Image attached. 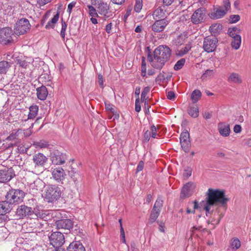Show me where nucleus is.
<instances>
[{"label": "nucleus", "instance_id": "58", "mask_svg": "<svg viewBox=\"0 0 251 251\" xmlns=\"http://www.w3.org/2000/svg\"><path fill=\"white\" fill-rule=\"evenodd\" d=\"M167 98L170 100H173L175 98V94L173 91H169L167 95Z\"/></svg>", "mask_w": 251, "mask_h": 251}, {"label": "nucleus", "instance_id": "61", "mask_svg": "<svg viewBox=\"0 0 251 251\" xmlns=\"http://www.w3.org/2000/svg\"><path fill=\"white\" fill-rule=\"evenodd\" d=\"M104 2L103 1V0H92V3L94 5L99 6L102 3H104Z\"/></svg>", "mask_w": 251, "mask_h": 251}, {"label": "nucleus", "instance_id": "17", "mask_svg": "<svg viewBox=\"0 0 251 251\" xmlns=\"http://www.w3.org/2000/svg\"><path fill=\"white\" fill-rule=\"evenodd\" d=\"M50 159L53 164L58 165L64 164L66 159V155L59 151H55L51 154Z\"/></svg>", "mask_w": 251, "mask_h": 251}, {"label": "nucleus", "instance_id": "25", "mask_svg": "<svg viewBox=\"0 0 251 251\" xmlns=\"http://www.w3.org/2000/svg\"><path fill=\"white\" fill-rule=\"evenodd\" d=\"M29 110L27 119L24 120L25 122H26L28 120H33L36 117L39 110V107L37 105L32 104L29 107Z\"/></svg>", "mask_w": 251, "mask_h": 251}, {"label": "nucleus", "instance_id": "24", "mask_svg": "<svg viewBox=\"0 0 251 251\" xmlns=\"http://www.w3.org/2000/svg\"><path fill=\"white\" fill-rule=\"evenodd\" d=\"M36 94L37 98L41 100L46 99L48 95V91L46 86L42 85L36 89Z\"/></svg>", "mask_w": 251, "mask_h": 251}, {"label": "nucleus", "instance_id": "42", "mask_svg": "<svg viewBox=\"0 0 251 251\" xmlns=\"http://www.w3.org/2000/svg\"><path fill=\"white\" fill-rule=\"evenodd\" d=\"M183 150L187 152L189 151L191 146L190 141H185L180 142Z\"/></svg>", "mask_w": 251, "mask_h": 251}, {"label": "nucleus", "instance_id": "35", "mask_svg": "<svg viewBox=\"0 0 251 251\" xmlns=\"http://www.w3.org/2000/svg\"><path fill=\"white\" fill-rule=\"evenodd\" d=\"M229 35L232 38H236L237 36H240L239 34L240 29L237 27H233L228 29V30Z\"/></svg>", "mask_w": 251, "mask_h": 251}, {"label": "nucleus", "instance_id": "29", "mask_svg": "<svg viewBox=\"0 0 251 251\" xmlns=\"http://www.w3.org/2000/svg\"><path fill=\"white\" fill-rule=\"evenodd\" d=\"M227 81L229 82H232L237 84H240L242 82V79L240 75L235 73L230 74L227 78Z\"/></svg>", "mask_w": 251, "mask_h": 251}, {"label": "nucleus", "instance_id": "51", "mask_svg": "<svg viewBox=\"0 0 251 251\" xmlns=\"http://www.w3.org/2000/svg\"><path fill=\"white\" fill-rule=\"evenodd\" d=\"M213 75V71L212 70H206L205 72L202 74L201 78L203 79L205 78L212 76Z\"/></svg>", "mask_w": 251, "mask_h": 251}, {"label": "nucleus", "instance_id": "47", "mask_svg": "<svg viewBox=\"0 0 251 251\" xmlns=\"http://www.w3.org/2000/svg\"><path fill=\"white\" fill-rule=\"evenodd\" d=\"M67 25L66 23L62 20V27L60 32V35L63 40H65V37L66 35V30L67 29Z\"/></svg>", "mask_w": 251, "mask_h": 251}, {"label": "nucleus", "instance_id": "30", "mask_svg": "<svg viewBox=\"0 0 251 251\" xmlns=\"http://www.w3.org/2000/svg\"><path fill=\"white\" fill-rule=\"evenodd\" d=\"M202 94L200 90L196 89L194 90L191 95V99L193 103H196L201 97Z\"/></svg>", "mask_w": 251, "mask_h": 251}, {"label": "nucleus", "instance_id": "6", "mask_svg": "<svg viewBox=\"0 0 251 251\" xmlns=\"http://www.w3.org/2000/svg\"><path fill=\"white\" fill-rule=\"evenodd\" d=\"M30 28L28 20L25 18L20 19L16 23L14 32L16 35H23L26 33Z\"/></svg>", "mask_w": 251, "mask_h": 251}, {"label": "nucleus", "instance_id": "14", "mask_svg": "<svg viewBox=\"0 0 251 251\" xmlns=\"http://www.w3.org/2000/svg\"><path fill=\"white\" fill-rule=\"evenodd\" d=\"M14 176V171L12 168H7L1 170H0V182H8Z\"/></svg>", "mask_w": 251, "mask_h": 251}, {"label": "nucleus", "instance_id": "45", "mask_svg": "<svg viewBox=\"0 0 251 251\" xmlns=\"http://www.w3.org/2000/svg\"><path fill=\"white\" fill-rule=\"evenodd\" d=\"M143 7L142 0H136L135 4L134 6V11L136 12L139 13L141 11Z\"/></svg>", "mask_w": 251, "mask_h": 251}, {"label": "nucleus", "instance_id": "28", "mask_svg": "<svg viewBox=\"0 0 251 251\" xmlns=\"http://www.w3.org/2000/svg\"><path fill=\"white\" fill-rule=\"evenodd\" d=\"M152 16L154 19L160 20L165 17V10L164 7H158L156 9L153 13Z\"/></svg>", "mask_w": 251, "mask_h": 251}, {"label": "nucleus", "instance_id": "5", "mask_svg": "<svg viewBox=\"0 0 251 251\" xmlns=\"http://www.w3.org/2000/svg\"><path fill=\"white\" fill-rule=\"evenodd\" d=\"M224 6L214 8V11L211 13L210 17L213 19H220L227 13L230 8L229 0H224Z\"/></svg>", "mask_w": 251, "mask_h": 251}, {"label": "nucleus", "instance_id": "46", "mask_svg": "<svg viewBox=\"0 0 251 251\" xmlns=\"http://www.w3.org/2000/svg\"><path fill=\"white\" fill-rule=\"evenodd\" d=\"M189 133L188 131L182 132L180 136V142L190 141Z\"/></svg>", "mask_w": 251, "mask_h": 251}, {"label": "nucleus", "instance_id": "7", "mask_svg": "<svg viewBox=\"0 0 251 251\" xmlns=\"http://www.w3.org/2000/svg\"><path fill=\"white\" fill-rule=\"evenodd\" d=\"M218 39L215 36H208L204 38L203 49L207 53L213 52L216 49Z\"/></svg>", "mask_w": 251, "mask_h": 251}, {"label": "nucleus", "instance_id": "37", "mask_svg": "<svg viewBox=\"0 0 251 251\" xmlns=\"http://www.w3.org/2000/svg\"><path fill=\"white\" fill-rule=\"evenodd\" d=\"M105 109L107 111L111 112L113 115H115L116 117H119V114L117 113L115 110V107L114 105L110 103H105Z\"/></svg>", "mask_w": 251, "mask_h": 251}, {"label": "nucleus", "instance_id": "44", "mask_svg": "<svg viewBox=\"0 0 251 251\" xmlns=\"http://www.w3.org/2000/svg\"><path fill=\"white\" fill-rule=\"evenodd\" d=\"M150 91V88L149 86L145 87L142 93L141 96V100L142 101H144L145 100H147L148 98H146L147 94L149 93Z\"/></svg>", "mask_w": 251, "mask_h": 251}, {"label": "nucleus", "instance_id": "23", "mask_svg": "<svg viewBox=\"0 0 251 251\" xmlns=\"http://www.w3.org/2000/svg\"><path fill=\"white\" fill-rule=\"evenodd\" d=\"M218 129L220 135L223 137L229 136L230 132L229 125L224 123H220L218 125Z\"/></svg>", "mask_w": 251, "mask_h": 251}, {"label": "nucleus", "instance_id": "18", "mask_svg": "<svg viewBox=\"0 0 251 251\" xmlns=\"http://www.w3.org/2000/svg\"><path fill=\"white\" fill-rule=\"evenodd\" d=\"M169 21L166 19L157 20L152 25V30L155 32H160L164 30L166 26L168 25Z\"/></svg>", "mask_w": 251, "mask_h": 251}, {"label": "nucleus", "instance_id": "21", "mask_svg": "<svg viewBox=\"0 0 251 251\" xmlns=\"http://www.w3.org/2000/svg\"><path fill=\"white\" fill-rule=\"evenodd\" d=\"M57 229H62L70 230L73 227V222L70 219H61L55 222Z\"/></svg>", "mask_w": 251, "mask_h": 251}, {"label": "nucleus", "instance_id": "49", "mask_svg": "<svg viewBox=\"0 0 251 251\" xmlns=\"http://www.w3.org/2000/svg\"><path fill=\"white\" fill-rule=\"evenodd\" d=\"M17 64L22 68L26 69L29 65V63L25 60L18 59Z\"/></svg>", "mask_w": 251, "mask_h": 251}, {"label": "nucleus", "instance_id": "34", "mask_svg": "<svg viewBox=\"0 0 251 251\" xmlns=\"http://www.w3.org/2000/svg\"><path fill=\"white\" fill-rule=\"evenodd\" d=\"M231 248L233 250H238L241 247V242L238 238H232L230 243Z\"/></svg>", "mask_w": 251, "mask_h": 251}, {"label": "nucleus", "instance_id": "22", "mask_svg": "<svg viewBox=\"0 0 251 251\" xmlns=\"http://www.w3.org/2000/svg\"><path fill=\"white\" fill-rule=\"evenodd\" d=\"M44 185L43 181L39 178H37L33 183L30 184V193H37V191H40Z\"/></svg>", "mask_w": 251, "mask_h": 251}, {"label": "nucleus", "instance_id": "26", "mask_svg": "<svg viewBox=\"0 0 251 251\" xmlns=\"http://www.w3.org/2000/svg\"><path fill=\"white\" fill-rule=\"evenodd\" d=\"M67 250L68 251H85V249L82 244L78 241L71 243Z\"/></svg>", "mask_w": 251, "mask_h": 251}, {"label": "nucleus", "instance_id": "20", "mask_svg": "<svg viewBox=\"0 0 251 251\" xmlns=\"http://www.w3.org/2000/svg\"><path fill=\"white\" fill-rule=\"evenodd\" d=\"M32 161L35 167H43L48 161V158L42 153H37L33 155Z\"/></svg>", "mask_w": 251, "mask_h": 251}, {"label": "nucleus", "instance_id": "33", "mask_svg": "<svg viewBox=\"0 0 251 251\" xmlns=\"http://www.w3.org/2000/svg\"><path fill=\"white\" fill-rule=\"evenodd\" d=\"M185 41V37L182 35H179L175 38L173 41V44L176 46L182 45Z\"/></svg>", "mask_w": 251, "mask_h": 251}, {"label": "nucleus", "instance_id": "53", "mask_svg": "<svg viewBox=\"0 0 251 251\" xmlns=\"http://www.w3.org/2000/svg\"><path fill=\"white\" fill-rule=\"evenodd\" d=\"M33 126H34V124L32 123L31 126L29 127V128L24 130V134L25 136H26V137L29 136L32 134V131H31V128H32L33 127Z\"/></svg>", "mask_w": 251, "mask_h": 251}, {"label": "nucleus", "instance_id": "52", "mask_svg": "<svg viewBox=\"0 0 251 251\" xmlns=\"http://www.w3.org/2000/svg\"><path fill=\"white\" fill-rule=\"evenodd\" d=\"M151 137V131L148 130H147L144 133V142H148L149 141Z\"/></svg>", "mask_w": 251, "mask_h": 251}, {"label": "nucleus", "instance_id": "62", "mask_svg": "<svg viewBox=\"0 0 251 251\" xmlns=\"http://www.w3.org/2000/svg\"><path fill=\"white\" fill-rule=\"evenodd\" d=\"M233 130H234V132H235L236 133H240L241 131V126H240L239 125H236L233 128Z\"/></svg>", "mask_w": 251, "mask_h": 251}, {"label": "nucleus", "instance_id": "60", "mask_svg": "<svg viewBox=\"0 0 251 251\" xmlns=\"http://www.w3.org/2000/svg\"><path fill=\"white\" fill-rule=\"evenodd\" d=\"M76 2L73 1L70 3L68 5L67 11L69 13H71L72 8L75 6Z\"/></svg>", "mask_w": 251, "mask_h": 251}, {"label": "nucleus", "instance_id": "59", "mask_svg": "<svg viewBox=\"0 0 251 251\" xmlns=\"http://www.w3.org/2000/svg\"><path fill=\"white\" fill-rule=\"evenodd\" d=\"M112 27V23H110L106 25L105 30L107 33L109 34V33H111Z\"/></svg>", "mask_w": 251, "mask_h": 251}, {"label": "nucleus", "instance_id": "43", "mask_svg": "<svg viewBox=\"0 0 251 251\" xmlns=\"http://www.w3.org/2000/svg\"><path fill=\"white\" fill-rule=\"evenodd\" d=\"M87 7L88 8V13L89 14L91 17H99L98 14L97 12L96 9L92 5H88Z\"/></svg>", "mask_w": 251, "mask_h": 251}, {"label": "nucleus", "instance_id": "11", "mask_svg": "<svg viewBox=\"0 0 251 251\" xmlns=\"http://www.w3.org/2000/svg\"><path fill=\"white\" fill-rule=\"evenodd\" d=\"M163 201L160 198H158L154 204L150 215L149 220V223L150 224H152L156 221L160 214L161 209L163 206Z\"/></svg>", "mask_w": 251, "mask_h": 251}, {"label": "nucleus", "instance_id": "16", "mask_svg": "<svg viewBox=\"0 0 251 251\" xmlns=\"http://www.w3.org/2000/svg\"><path fill=\"white\" fill-rule=\"evenodd\" d=\"M148 59L151 65L154 69L160 70L162 69L165 64V61L153 54V56L149 54Z\"/></svg>", "mask_w": 251, "mask_h": 251}, {"label": "nucleus", "instance_id": "13", "mask_svg": "<svg viewBox=\"0 0 251 251\" xmlns=\"http://www.w3.org/2000/svg\"><path fill=\"white\" fill-rule=\"evenodd\" d=\"M196 186L195 183L192 182L185 184L181 190L180 198L185 199L190 197L194 192Z\"/></svg>", "mask_w": 251, "mask_h": 251}, {"label": "nucleus", "instance_id": "10", "mask_svg": "<svg viewBox=\"0 0 251 251\" xmlns=\"http://www.w3.org/2000/svg\"><path fill=\"white\" fill-rule=\"evenodd\" d=\"M153 54L167 62L171 56V50L166 46H159L154 50Z\"/></svg>", "mask_w": 251, "mask_h": 251}, {"label": "nucleus", "instance_id": "3", "mask_svg": "<svg viewBox=\"0 0 251 251\" xmlns=\"http://www.w3.org/2000/svg\"><path fill=\"white\" fill-rule=\"evenodd\" d=\"M62 192L61 188L57 185H49L45 189V199L49 202H53L61 197Z\"/></svg>", "mask_w": 251, "mask_h": 251}, {"label": "nucleus", "instance_id": "54", "mask_svg": "<svg viewBox=\"0 0 251 251\" xmlns=\"http://www.w3.org/2000/svg\"><path fill=\"white\" fill-rule=\"evenodd\" d=\"M240 16L238 15H232L230 17V20L231 23H236L239 21Z\"/></svg>", "mask_w": 251, "mask_h": 251}, {"label": "nucleus", "instance_id": "8", "mask_svg": "<svg viewBox=\"0 0 251 251\" xmlns=\"http://www.w3.org/2000/svg\"><path fill=\"white\" fill-rule=\"evenodd\" d=\"M49 241L54 248H59L65 243L64 235L60 232H53L49 236Z\"/></svg>", "mask_w": 251, "mask_h": 251}, {"label": "nucleus", "instance_id": "1", "mask_svg": "<svg viewBox=\"0 0 251 251\" xmlns=\"http://www.w3.org/2000/svg\"><path fill=\"white\" fill-rule=\"evenodd\" d=\"M228 199L226 197L223 191L218 189H208L206 192V197L205 201H202L200 205L206 211L207 216L208 213H211V208L217 204H225Z\"/></svg>", "mask_w": 251, "mask_h": 251}, {"label": "nucleus", "instance_id": "32", "mask_svg": "<svg viewBox=\"0 0 251 251\" xmlns=\"http://www.w3.org/2000/svg\"><path fill=\"white\" fill-rule=\"evenodd\" d=\"M241 37L237 36L236 38H233L231 43V45L233 48L235 50H238L241 45Z\"/></svg>", "mask_w": 251, "mask_h": 251}, {"label": "nucleus", "instance_id": "63", "mask_svg": "<svg viewBox=\"0 0 251 251\" xmlns=\"http://www.w3.org/2000/svg\"><path fill=\"white\" fill-rule=\"evenodd\" d=\"M159 230L160 232H164L165 231V226L164 223L161 222L159 224Z\"/></svg>", "mask_w": 251, "mask_h": 251}, {"label": "nucleus", "instance_id": "36", "mask_svg": "<svg viewBox=\"0 0 251 251\" xmlns=\"http://www.w3.org/2000/svg\"><path fill=\"white\" fill-rule=\"evenodd\" d=\"M222 25L220 24H215L212 25L209 27V30L212 33L217 34L222 29Z\"/></svg>", "mask_w": 251, "mask_h": 251}, {"label": "nucleus", "instance_id": "2", "mask_svg": "<svg viewBox=\"0 0 251 251\" xmlns=\"http://www.w3.org/2000/svg\"><path fill=\"white\" fill-rule=\"evenodd\" d=\"M17 215L20 218L25 217H29L30 218H35L43 219V223H40L39 227L42 228L45 224H47L48 217H50V210L40 209L38 208H35L33 210L25 205H21L17 209Z\"/></svg>", "mask_w": 251, "mask_h": 251}, {"label": "nucleus", "instance_id": "19", "mask_svg": "<svg viewBox=\"0 0 251 251\" xmlns=\"http://www.w3.org/2000/svg\"><path fill=\"white\" fill-rule=\"evenodd\" d=\"M97 9L98 13L102 15L105 20L112 17L113 13L110 11L109 7L106 3L98 6Z\"/></svg>", "mask_w": 251, "mask_h": 251}, {"label": "nucleus", "instance_id": "12", "mask_svg": "<svg viewBox=\"0 0 251 251\" xmlns=\"http://www.w3.org/2000/svg\"><path fill=\"white\" fill-rule=\"evenodd\" d=\"M51 175L53 179L58 183L63 184V181L67 177L64 170L60 167L51 168Z\"/></svg>", "mask_w": 251, "mask_h": 251}, {"label": "nucleus", "instance_id": "9", "mask_svg": "<svg viewBox=\"0 0 251 251\" xmlns=\"http://www.w3.org/2000/svg\"><path fill=\"white\" fill-rule=\"evenodd\" d=\"M13 32L10 27H6L0 29V43L8 44L12 43Z\"/></svg>", "mask_w": 251, "mask_h": 251}, {"label": "nucleus", "instance_id": "48", "mask_svg": "<svg viewBox=\"0 0 251 251\" xmlns=\"http://www.w3.org/2000/svg\"><path fill=\"white\" fill-rule=\"evenodd\" d=\"M190 49L191 47L189 45H186L184 48L178 51L177 55L182 56L187 53Z\"/></svg>", "mask_w": 251, "mask_h": 251}, {"label": "nucleus", "instance_id": "64", "mask_svg": "<svg viewBox=\"0 0 251 251\" xmlns=\"http://www.w3.org/2000/svg\"><path fill=\"white\" fill-rule=\"evenodd\" d=\"M55 26V25L53 23H51L50 22H48L47 24L46 25L45 28L47 29L50 28H53Z\"/></svg>", "mask_w": 251, "mask_h": 251}, {"label": "nucleus", "instance_id": "57", "mask_svg": "<svg viewBox=\"0 0 251 251\" xmlns=\"http://www.w3.org/2000/svg\"><path fill=\"white\" fill-rule=\"evenodd\" d=\"M135 110L136 112H139L141 110V105L139 100L136 99L135 100Z\"/></svg>", "mask_w": 251, "mask_h": 251}, {"label": "nucleus", "instance_id": "56", "mask_svg": "<svg viewBox=\"0 0 251 251\" xmlns=\"http://www.w3.org/2000/svg\"><path fill=\"white\" fill-rule=\"evenodd\" d=\"M59 18V13H57L50 22H51V23H53L55 25L58 21Z\"/></svg>", "mask_w": 251, "mask_h": 251}, {"label": "nucleus", "instance_id": "31", "mask_svg": "<svg viewBox=\"0 0 251 251\" xmlns=\"http://www.w3.org/2000/svg\"><path fill=\"white\" fill-rule=\"evenodd\" d=\"M10 66V64L8 62L6 61H0V74H6Z\"/></svg>", "mask_w": 251, "mask_h": 251}, {"label": "nucleus", "instance_id": "50", "mask_svg": "<svg viewBox=\"0 0 251 251\" xmlns=\"http://www.w3.org/2000/svg\"><path fill=\"white\" fill-rule=\"evenodd\" d=\"M151 136L153 138H157L158 135L157 134V128L155 126L152 125L151 126Z\"/></svg>", "mask_w": 251, "mask_h": 251}, {"label": "nucleus", "instance_id": "55", "mask_svg": "<svg viewBox=\"0 0 251 251\" xmlns=\"http://www.w3.org/2000/svg\"><path fill=\"white\" fill-rule=\"evenodd\" d=\"M144 166V163L142 161H140L138 163L137 168H136V173H138L143 170Z\"/></svg>", "mask_w": 251, "mask_h": 251}, {"label": "nucleus", "instance_id": "27", "mask_svg": "<svg viewBox=\"0 0 251 251\" xmlns=\"http://www.w3.org/2000/svg\"><path fill=\"white\" fill-rule=\"evenodd\" d=\"M12 205L5 199L0 202V215H3L10 211Z\"/></svg>", "mask_w": 251, "mask_h": 251}, {"label": "nucleus", "instance_id": "39", "mask_svg": "<svg viewBox=\"0 0 251 251\" xmlns=\"http://www.w3.org/2000/svg\"><path fill=\"white\" fill-rule=\"evenodd\" d=\"M33 145L36 148H47L49 145L47 142L44 140H41L39 141L34 142Z\"/></svg>", "mask_w": 251, "mask_h": 251}, {"label": "nucleus", "instance_id": "40", "mask_svg": "<svg viewBox=\"0 0 251 251\" xmlns=\"http://www.w3.org/2000/svg\"><path fill=\"white\" fill-rule=\"evenodd\" d=\"M185 63V59L184 58H181L176 62L174 67V69L176 71H178L181 69L184 66Z\"/></svg>", "mask_w": 251, "mask_h": 251}, {"label": "nucleus", "instance_id": "41", "mask_svg": "<svg viewBox=\"0 0 251 251\" xmlns=\"http://www.w3.org/2000/svg\"><path fill=\"white\" fill-rule=\"evenodd\" d=\"M141 75L143 77L147 76V64L145 61V58L142 57V64H141Z\"/></svg>", "mask_w": 251, "mask_h": 251}, {"label": "nucleus", "instance_id": "4", "mask_svg": "<svg viewBox=\"0 0 251 251\" xmlns=\"http://www.w3.org/2000/svg\"><path fill=\"white\" fill-rule=\"evenodd\" d=\"M25 197V192L19 189H11L7 192L5 199L12 205L22 202Z\"/></svg>", "mask_w": 251, "mask_h": 251}, {"label": "nucleus", "instance_id": "15", "mask_svg": "<svg viewBox=\"0 0 251 251\" xmlns=\"http://www.w3.org/2000/svg\"><path fill=\"white\" fill-rule=\"evenodd\" d=\"M206 13L204 8H200L196 10L191 17L193 23L198 24L201 23L205 18Z\"/></svg>", "mask_w": 251, "mask_h": 251}, {"label": "nucleus", "instance_id": "38", "mask_svg": "<svg viewBox=\"0 0 251 251\" xmlns=\"http://www.w3.org/2000/svg\"><path fill=\"white\" fill-rule=\"evenodd\" d=\"M199 109L197 106L190 107L188 109L189 114L194 118L197 117L199 116Z\"/></svg>", "mask_w": 251, "mask_h": 251}]
</instances>
